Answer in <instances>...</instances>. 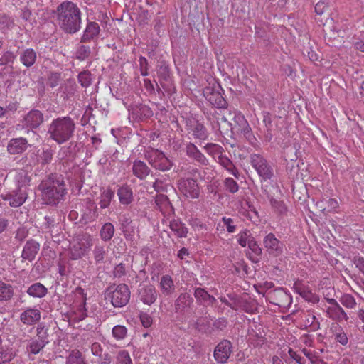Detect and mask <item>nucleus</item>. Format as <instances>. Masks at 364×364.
<instances>
[{
    "label": "nucleus",
    "mask_w": 364,
    "mask_h": 364,
    "mask_svg": "<svg viewBox=\"0 0 364 364\" xmlns=\"http://www.w3.org/2000/svg\"><path fill=\"white\" fill-rule=\"evenodd\" d=\"M114 197V192L109 188H102L99 198V204L101 208H107Z\"/></svg>",
    "instance_id": "a878e982"
},
{
    "label": "nucleus",
    "mask_w": 364,
    "mask_h": 364,
    "mask_svg": "<svg viewBox=\"0 0 364 364\" xmlns=\"http://www.w3.org/2000/svg\"><path fill=\"white\" fill-rule=\"evenodd\" d=\"M78 81L82 87H89L91 83V74L87 71L80 73L78 75Z\"/></svg>",
    "instance_id": "37998d69"
},
{
    "label": "nucleus",
    "mask_w": 364,
    "mask_h": 364,
    "mask_svg": "<svg viewBox=\"0 0 364 364\" xmlns=\"http://www.w3.org/2000/svg\"><path fill=\"white\" fill-rule=\"evenodd\" d=\"M127 330L125 326L117 325L112 329V335L117 340H122L127 336Z\"/></svg>",
    "instance_id": "a19ab883"
},
{
    "label": "nucleus",
    "mask_w": 364,
    "mask_h": 364,
    "mask_svg": "<svg viewBox=\"0 0 364 364\" xmlns=\"http://www.w3.org/2000/svg\"><path fill=\"white\" fill-rule=\"evenodd\" d=\"M353 262L359 271L364 275V257L360 256L354 257Z\"/></svg>",
    "instance_id": "3c124183"
},
{
    "label": "nucleus",
    "mask_w": 364,
    "mask_h": 364,
    "mask_svg": "<svg viewBox=\"0 0 364 364\" xmlns=\"http://www.w3.org/2000/svg\"><path fill=\"white\" fill-rule=\"evenodd\" d=\"M139 296L144 304L151 305L156 301L157 294L154 287L150 285L140 289Z\"/></svg>",
    "instance_id": "412c9836"
},
{
    "label": "nucleus",
    "mask_w": 364,
    "mask_h": 364,
    "mask_svg": "<svg viewBox=\"0 0 364 364\" xmlns=\"http://www.w3.org/2000/svg\"><path fill=\"white\" fill-rule=\"evenodd\" d=\"M91 351L95 356H101L102 353V347L100 343L95 342L91 345Z\"/></svg>",
    "instance_id": "5fc2aeb1"
},
{
    "label": "nucleus",
    "mask_w": 364,
    "mask_h": 364,
    "mask_svg": "<svg viewBox=\"0 0 364 364\" xmlns=\"http://www.w3.org/2000/svg\"><path fill=\"white\" fill-rule=\"evenodd\" d=\"M267 299L273 304L279 307H287L291 303V296L283 289H277L267 295Z\"/></svg>",
    "instance_id": "9d476101"
},
{
    "label": "nucleus",
    "mask_w": 364,
    "mask_h": 364,
    "mask_svg": "<svg viewBox=\"0 0 364 364\" xmlns=\"http://www.w3.org/2000/svg\"><path fill=\"white\" fill-rule=\"evenodd\" d=\"M221 122L227 123L226 129L230 128L234 134L243 136L250 139L252 136V129L245 116L239 111L229 112L227 115L220 118Z\"/></svg>",
    "instance_id": "f03ea898"
},
{
    "label": "nucleus",
    "mask_w": 364,
    "mask_h": 364,
    "mask_svg": "<svg viewBox=\"0 0 364 364\" xmlns=\"http://www.w3.org/2000/svg\"><path fill=\"white\" fill-rule=\"evenodd\" d=\"M358 316L364 323V309H360L358 311Z\"/></svg>",
    "instance_id": "774afa93"
},
{
    "label": "nucleus",
    "mask_w": 364,
    "mask_h": 364,
    "mask_svg": "<svg viewBox=\"0 0 364 364\" xmlns=\"http://www.w3.org/2000/svg\"><path fill=\"white\" fill-rule=\"evenodd\" d=\"M185 193L183 195L191 198H198L200 194V189L196 181L192 178H187L183 184Z\"/></svg>",
    "instance_id": "4be33fe9"
},
{
    "label": "nucleus",
    "mask_w": 364,
    "mask_h": 364,
    "mask_svg": "<svg viewBox=\"0 0 364 364\" xmlns=\"http://www.w3.org/2000/svg\"><path fill=\"white\" fill-rule=\"evenodd\" d=\"M248 247L255 255H259L262 253V249L253 238L249 242Z\"/></svg>",
    "instance_id": "6e6d98bb"
},
{
    "label": "nucleus",
    "mask_w": 364,
    "mask_h": 364,
    "mask_svg": "<svg viewBox=\"0 0 364 364\" xmlns=\"http://www.w3.org/2000/svg\"><path fill=\"white\" fill-rule=\"evenodd\" d=\"M193 135L200 140H205L208 138V132L203 124L197 122L193 129Z\"/></svg>",
    "instance_id": "f704fd0d"
},
{
    "label": "nucleus",
    "mask_w": 364,
    "mask_h": 364,
    "mask_svg": "<svg viewBox=\"0 0 364 364\" xmlns=\"http://www.w3.org/2000/svg\"><path fill=\"white\" fill-rule=\"evenodd\" d=\"M218 162L234 176L237 177L238 171L232 161L223 153L218 156Z\"/></svg>",
    "instance_id": "cd10ccee"
},
{
    "label": "nucleus",
    "mask_w": 364,
    "mask_h": 364,
    "mask_svg": "<svg viewBox=\"0 0 364 364\" xmlns=\"http://www.w3.org/2000/svg\"><path fill=\"white\" fill-rule=\"evenodd\" d=\"M105 250L102 247H96L94 250L95 259L97 262H102L104 259Z\"/></svg>",
    "instance_id": "864d4df0"
},
{
    "label": "nucleus",
    "mask_w": 364,
    "mask_h": 364,
    "mask_svg": "<svg viewBox=\"0 0 364 364\" xmlns=\"http://www.w3.org/2000/svg\"><path fill=\"white\" fill-rule=\"evenodd\" d=\"M186 154L193 160L201 164H206L207 159L205 156L193 144H189L186 146Z\"/></svg>",
    "instance_id": "5701e85b"
},
{
    "label": "nucleus",
    "mask_w": 364,
    "mask_h": 364,
    "mask_svg": "<svg viewBox=\"0 0 364 364\" xmlns=\"http://www.w3.org/2000/svg\"><path fill=\"white\" fill-rule=\"evenodd\" d=\"M92 246V237L89 234H82L73 238L70 244L69 257L78 259L85 255Z\"/></svg>",
    "instance_id": "20e7f679"
},
{
    "label": "nucleus",
    "mask_w": 364,
    "mask_h": 364,
    "mask_svg": "<svg viewBox=\"0 0 364 364\" xmlns=\"http://www.w3.org/2000/svg\"><path fill=\"white\" fill-rule=\"evenodd\" d=\"M225 188L232 193L237 192L239 186L237 183L232 178H228L225 181Z\"/></svg>",
    "instance_id": "c03bdc74"
},
{
    "label": "nucleus",
    "mask_w": 364,
    "mask_h": 364,
    "mask_svg": "<svg viewBox=\"0 0 364 364\" xmlns=\"http://www.w3.org/2000/svg\"><path fill=\"white\" fill-rule=\"evenodd\" d=\"M13 295V287L9 283L0 281V301L10 300Z\"/></svg>",
    "instance_id": "c85d7f7f"
},
{
    "label": "nucleus",
    "mask_w": 364,
    "mask_h": 364,
    "mask_svg": "<svg viewBox=\"0 0 364 364\" xmlns=\"http://www.w3.org/2000/svg\"><path fill=\"white\" fill-rule=\"evenodd\" d=\"M41 311L38 308L29 307L21 314L20 320L25 325H33L41 319Z\"/></svg>",
    "instance_id": "dca6fc26"
},
{
    "label": "nucleus",
    "mask_w": 364,
    "mask_h": 364,
    "mask_svg": "<svg viewBox=\"0 0 364 364\" xmlns=\"http://www.w3.org/2000/svg\"><path fill=\"white\" fill-rule=\"evenodd\" d=\"M36 60V53L31 48L26 49L20 56L21 62L27 68L31 67Z\"/></svg>",
    "instance_id": "bb28decb"
},
{
    "label": "nucleus",
    "mask_w": 364,
    "mask_h": 364,
    "mask_svg": "<svg viewBox=\"0 0 364 364\" xmlns=\"http://www.w3.org/2000/svg\"><path fill=\"white\" fill-rule=\"evenodd\" d=\"M139 318L144 328H149L153 323V318L151 316L147 313L141 312L139 314Z\"/></svg>",
    "instance_id": "a18cd8bd"
},
{
    "label": "nucleus",
    "mask_w": 364,
    "mask_h": 364,
    "mask_svg": "<svg viewBox=\"0 0 364 364\" xmlns=\"http://www.w3.org/2000/svg\"><path fill=\"white\" fill-rule=\"evenodd\" d=\"M273 364H283L282 360L278 356H273L272 358Z\"/></svg>",
    "instance_id": "338daca9"
},
{
    "label": "nucleus",
    "mask_w": 364,
    "mask_h": 364,
    "mask_svg": "<svg viewBox=\"0 0 364 364\" xmlns=\"http://www.w3.org/2000/svg\"><path fill=\"white\" fill-rule=\"evenodd\" d=\"M335 339L337 342L340 343L343 346H346L348 342V338L343 331V330L340 328L338 331L335 333Z\"/></svg>",
    "instance_id": "49530a36"
},
{
    "label": "nucleus",
    "mask_w": 364,
    "mask_h": 364,
    "mask_svg": "<svg viewBox=\"0 0 364 364\" xmlns=\"http://www.w3.org/2000/svg\"><path fill=\"white\" fill-rule=\"evenodd\" d=\"M4 200H8L11 207H19L24 203L27 198V193L22 187L17 191L0 196Z\"/></svg>",
    "instance_id": "9b49d317"
},
{
    "label": "nucleus",
    "mask_w": 364,
    "mask_h": 364,
    "mask_svg": "<svg viewBox=\"0 0 364 364\" xmlns=\"http://www.w3.org/2000/svg\"><path fill=\"white\" fill-rule=\"evenodd\" d=\"M194 294L198 301L205 304H212L215 301V298L213 296H210L205 290L201 288L196 289Z\"/></svg>",
    "instance_id": "7c9ffc66"
},
{
    "label": "nucleus",
    "mask_w": 364,
    "mask_h": 364,
    "mask_svg": "<svg viewBox=\"0 0 364 364\" xmlns=\"http://www.w3.org/2000/svg\"><path fill=\"white\" fill-rule=\"evenodd\" d=\"M354 48L355 50L364 53V41H360L354 43Z\"/></svg>",
    "instance_id": "052dcab7"
},
{
    "label": "nucleus",
    "mask_w": 364,
    "mask_h": 364,
    "mask_svg": "<svg viewBox=\"0 0 364 364\" xmlns=\"http://www.w3.org/2000/svg\"><path fill=\"white\" fill-rule=\"evenodd\" d=\"M203 96L215 107L225 108L227 105L226 100L220 92L219 85L205 87Z\"/></svg>",
    "instance_id": "1a4fd4ad"
},
{
    "label": "nucleus",
    "mask_w": 364,
    "mask_h": 364,
    "mask_svg": "<svg viewBox=\"0 0 364 364\" xmlns=\"http://www.w3.org/2000/svg\"><path fill=\"white\" fill-rule=\"evenodd\" d=\"M116 364H133L129 352L120 350L116 355Z\"/></svg>",
    "instance_id": "c9c22d12"
},
{
    "label": "nucleus",
    "mask_w": 364,
    "mask_h": 364,
    "mask_svg": "<svg viewBox=\"0 0 364 364\" xmlns=\"http://www.w3.org/2000/svg\"><path fill=\"white\" fill-rule=\"evenodd\" d=\"M316 207L322 212L337 213L339 212V203L336 198L321 199L316 202Z\"/></svg>",
    "instance_id": "f3484780"
},
{
    "label": "nucleus",
    "mask_w": 364,
    "mask_h": 364,
    "mask_svg": "<svg viewBox=\"0 0 364 364\" xmlns=\"http://www.w3.org/2000/svg\"><path fill=\"white\" fill-rule=\"evenodd\" d=\"M263 121L265 123L267 127L268 125L271 124L272 120H271V117L269 114H267L266 115H264Z\"/></svg>",
    "instance_id": "0e129e2a"
},
{
    "label": "nucleus",
    "mask_w": 364,
    "mask_h": 364,
    "mask_svg": "<svg viewBox=\"0 0 364 364\" xmlns=\"http://www.w3.org/2000/svg\"><path fill=\"white\" fill-rule=\"evenodd\" d=\"M77 294L80 295V301L75 302L71 309V317L73 320L81 321L87 316V310L85 309V298L82 289L77 291Z\"/></svg>",
    "instance_id": "4468645a"
},
{
    "label": "nucleus",
    "mask_w": 364,
    "mask_h": 364,
    "mask_svg": "<svg viewBox=\"0 0 364 364\" xmlns=\"http://www.w3.org/2000/svg\"><path fill=\"white\" fill-rule=\"evenodd\" d=\"M27 147V140L25 138L19 137L10 140L7 150L11 154H19L23 152Z\"/></svg>",
    "instance_id": "a211bd4d"
},
{
    "label": "nucleus",
    "mask_w": 364,
    "mask_h": 364,
    "mask_svg": "<svg viewBox=\"0 0 364 364\" xmlns=\"http://www.w3.org/2000/svg\"><path fill=\"white\" fill-rule=\"evenodd\" d=\"M288 353L291 358L294 359L299 364H304V358L296 353L292 348H289Z\"/></svg>",
    "instance_id": "4d7b16f0"
},
{
    "label": "nucleus",
    "mask_w": 364,
    "mask_h": 364,
    "mask_svg": "<svg viewBox=\"0 0 364 364\" xmlns=\"http://www.w3.org/2000/svg\"><path fill=\"white\" fill-rule=\"evenodd\" d=\"M100 31L98 24H87L84 31L83 40L87 41L96 36Z\"/></svg>",
    "instance_id": "72a5a7b5"
},
{
    "label": "nucleus",
    "mask_w": 364,
    "mask_h": 364,
    "mask_svg": "<svg viewBox=\"0 0 364 364\" xmlns=\"http://www.w3.org/2000/svg\"><path fill=\"white\" fill-rule=\"evenodd\" d=\"M145 157L149 164L156 169L165 171L169 170L172 166L170 159L159 149L149 148L145 151Z\"/></svg>",
    "instance_id": "423d86ee"
},
{
    "label": "nucleus",
    "mask_w": 364,
    "mask_h": 364,
    "mask_svg": "<svg viewBox=\"0 0 364 364\" xmlns=\"http://www.w3.org/2000/svg\"><path fill=\"white\" fill-rule=\"evenodd\" d=\"M40 245L38 242L31 240L28 241L22 251V258L25 260L32 261L34 259L39 250Z\"/></svg>",
    "instance_id": "aec40b11"
},
{
    "label": "nucleus",
    "mask_w": 364,
    "mask_h": 364,
    "mask_svg": "<svg viewBox=\"0 0 364 364\" xmlns=\"http://www.w3.org/2000/svg\"><path fill=\"white\" fill-rule=\"evenodd\" d=\"M156 202L159 204V202L168 203V198L165 196H159L156 198Z\"/></svg>",
    "instance_id": "e2e57ef3"
},
{
    "label": "nucleus",
    "mask_w": 364,
    "mask_h": 364,
    "mask_svg": "<svg viewBox=\"0 0 364 364\" xmlns=\"http://www.w3.org/2000/svg\"><path fill=\"white\" fill-rule=\"evenodd\" d=\"M114 233V225L111 223H106L100 230L102 240L108 241L112 239Z\"/></svg>",
    "instance_id": "2f4dec72"
},
{
    "label": "nucleus",
    "mask_w": 364,
    "mask_h": 364,
    "mask_svg": "<svg viewBox=\"0 0 364 364\" xmlns=\"http://www.w3.org/2000/svg\"><path fill=\"white\" fill-rule=\"evenodd\" d=\"M307 358L312 364H316L318 357L314 353L311 351L309 355H308Z\"/></svg>",
    "instance_id": "680f3d73"
},
{
    "label": "nucleus",
    "mask_w": 364,
    "mask_h": 364,
    "mask_svg": "<svg viewBox=\"0 0 364 364\" xmlns=\"http://www.w3.org/2000/svg\"><path fill=\"white\" fill-rule=\"evenodd\" d=\"M117 196L119 202L122 205H129L133 200V193L131 188L128 186H122L117 191Z\"/></svg>",
    "instance_id": "b1692460"
},
{
    "label": "nucleus",
    "mask_w": 364,
    "mask_h": 364,
    "mask_svg": "<svg viewBox=\"0 0 364 364\" xmlns=\"http://www.w3.org/2000/svg\"><path fill=\"white\" fill-rule=\"evenodd\" d=\"M68 364H86L82 358V353L79 350H73L68 359Z\"/></svg>",
    "instance_id": "e433bc0d"
},
{
    "label": "nucleus",
    "mask_w": 364,
    "mask_h": 364,
    "mask_svg": "<svg viewBox=\"0 0 364 364\" xmlns=\"http://www.w3.org/2000/svg\"><path fill=\"white\" fill-rule=\"evenodd\" d=\"M340 302L343 306L348 309H353L356 306L355 298L349 294H344L340 299Z\"/></svg>",
    "instance_id": "4c0bfd02"
},
{
    "label": "nucleus",
    "mask_w": 364,
    "mask_h": 364,
    "mask_svg": "<svg viewBox=\"0 0 364 364\" xmlns=\"http://www.w3.org/2000/svg\"><path fill=\"white\" fill-rule=\"evenodd\" d=\"M232 353V344L228 340L220 342L215 348L214 358L215 360L220 363L227 362Z\"/></svg>",
    "instance_id": "ddd939ff"
},
{
    "label": "nucleus",
    "mask_w": 364,
    "mask_h": 364,
    "mask_svg": "<svg viewBox=\"0 0 364 364\" xmlns=\"http://www.w3.org/2000/svg\"><path fill=\"white\" fill-rule=\"evenodd\" d=\"M38 338L31 339L27 346L28 352L33 354H38L48 343L46 332L43 329H37Z\"/></svg>",
    "instance_id": "2eb2a0df"
},
{
    "label": "nucleus",
    "mask_w": 364,
    "mask_h": 364,
    "mask_svg": "<svg viewBox=\"0 0 364 364\" xmlns=\"http://www.w3.org/2000/svg\"><path fill=\"white\" fill-rule=\"evenodd\" d=\"M327 7L328 6L326 1H320L315 6V11L317 14L321 15L327 9Z\"/></svg>",
    "instance_id": "603ef678"
},
{
    "label": "nucleus",
    "mask_w": 364,
    "mask_h": 364,
    "mask_svg": "<svg viewBox=\"0 0 364 364\" xmlns=\"http://www.w3.org/2000/svg\"><path fill=\"white\" fill-rule=\"evenodd\" d=\"M252 238V237H251L250 232L247 230L240 232L237 235V242L242 247H245L247 245H248L249 242L251 240Z\"/></svg>",
    "instance_id": "ea45409f"
},
{
    "label": "nucleus",
    "mask_w": 364,
    "mask_h": 364,
    "mask_svg": "<svg viewBox=\"0 0 364 364\" xmlns=\"http://www.w3.org/2000/svg\"><path fill=\"white\" fill-rule=\"evenodd\" d=\"M205 149L207 152L213 155V157H218L223 151V147L215 144H208L205 146Z\"/></svg>",
    "instance_id": "79ce46f5"
},
{
    "label": "nucleus",
    "mask_w": 364,
    "mask_h": 364,
    "mask_svg": "<svg viewBox=\"0 0 364 364\" xmlns=\"http://www.w3.org/2000/svg\"><path fill=\"white\" fill-rule=\"evenodd\" d=\"M6 221L4 219H0V232H1L6 227Z\"/></svg>",
    "instance_id": "69168bd1"
},
{
    "label": "nucleus",
    "mask_w": 364,
    "mask_h": 364,
    "mask_svg": "<svg viewBox=\"0 0 364 364\" xmlns=\"http://www.w3.org/2000/svg\"><path fill=\"white\" fill-rule=\"evenodd\" d=\"M223 224L226 226L227 230L230 233L235 232V226L233 224V220L230 218L223 217L222 218Z\"/></svg>",
    "instance_id": "8fccbe9b"
},
{
    "label": "nucleus",
    "mask_w": 364,
    "mask_h": 364,
    "mask_svg": "<svg viewBox=\"0 0 364 364\" xmlns=\"http://www.w3.org/2000/svg\"><path fill=\"white\" fill-rule=\"evenodd\" d=\"M132 169L133 173L140 179L146 178L150 172L149 167L141 161H134Z\"/></svg>",
    "instance_id": "393cba45"
},
{
    "label": "nucleus",
    "mask_w": 364,
    "mask_h": 364,
    "mask_svg": "<svg viewBox=\"0 0 364 364\" xmlns=\"http://www.w3.org/2000/svg\"><path fill=\"white\" fill-rule=\"evenodd\" d=\"M41 186L43 187L42 199L46 204L58 203L65 193V185L63 181L53 182L46 188L44 187V185Z\"/></svg>",
    "instance_id": "39448f33"
},
{
    "label": "nucleus",
    "mask_w": 364,
    "mask_h": 364,
    "mask_svg": "<svg viewBox=\"0 0 364 364\" xmlns=\"http://www.w3.org/2000/svg\"><path fill=\"white\" fill-rule=\"evenodd\" d=\"M250 164L258 175L264 180L269 179L272 176V169L262 156L257 154H252L250 156Z\"/></svg>",
    "instance_id": "0eeeda50"
},
{
    "label": "nucleus",
    "mask_w": 364,
    "mask_h": 364,
    "mask_svg": "<svg viewBox=\"0 0 364 364\" xmlns=\"http://www.w3.org/2000/svg\"><path fill=\"white\" fill-rule=\"evenodd\" d=\"M270 203L272 208H274L277 212L282 213L286 210V208L282 201L277 200L276 199H271Z\"/></svg>",
    "instance_id": "09e8293b"
},
{
    "label": "nucleus",
    "mask_w": 364,
    "mask_h": 364,
    "mask_svg": "<svg viewBox=\"0 0 364 364\" xmlns=\"http://www.w3.org/2000/svg\"><path fill=\"white\" fill-rule=\"evenodd\" d=\"M160 286L161 290L166 293L169 294L173 287V282L172 279L169 276H164L161 278Z\"/></svg>",
    "instance_id": "58836bf2"
},
{
    "label": "nucleus",
    "mask_w": 364,
    "mask_h": 364,
    "mask_svg": "<svg viewBox=\"0 0 364 364\" xmlns=\"http://www.w3.org/2000/svg\"><path fill=\"white\" fill-rule=\"evenodd\" d=\"M19 15L21 17L22 20L28 21H31V11L27 7H24L21 11H19Z\"/></svg>",
    "instance_id": "bf43d9fd"
},
{
    "label": "nucleus",
    "mask_w": 364,
    "mask_h": 364,
    "mask_svg": "<svg viewBox=\"0 0 364 364\" xmlns=\"http://www.w3.org/2000/svg\"><path fill=\"white\" fill-rule=\"evenodd\" d=\"M75 129V125L71 118L60 117L49 125L48 134L51 139L58 144H63L72 137Z\"/></svg>",
    "instance_id": "f257e3e1"
},
{
    "label": "nucleus",
    "mask_w": 364,
    "mask_h": 364,
    "mask_svg": "<svg viewBox=\"0 0 364 364\" xmlns=\"http://www.w3.org/2000/svg\"><path fill=\"white\" fill-rule=\"evenodd\" d=\"M43 121V115L38 110H31L24 117L25 125L30 128H37Z\"/></svg>",
    "instance_id": "6ab92c4d"
},
{
    "label": "nucleus",
    "mask_w": 364,
    "mask_h": 364,
    "mask_svg": "<svg viewBox=\"0 0 364 364\" xmlns=\"http://www.w3.org/2000/svg\"><path fill=\"white\" fill-rule=\"evenodd\" d=\"M27 293L31 296L42 298L46 296L47 293V289L41 283H35L28 289Z\"/></svg>",
    "instance_id": "c756f323"
},
{
    "label": "nucleus",
    "mask_w": 364,
    "mask_h": 364,
    "mask_svg": "<svg viewBox=\"0 0 364 364\" xmlns=\"http://www.w3.org/2000/svg\"><path fill=\"white\" fill-rule=\"evenodd\" d=\"M263 244L267 251L274 256H279L283 252L284 245L273 233L265 236Z\"/></svg>",
    "instance_id": "f8f14e48"
},
{
    "label": "nucleus",
    "mask_w": 364,
    "mask_h": 364,
    "mask_svg": "<svg viewBox=\"0 0 364 364\" xmlns=\"http://www.w3.org/2000/svg\"><path fill=\"white\" fill-rule=\"evenodd\" d=\"M57 20L61 23H81L82 12L78 6L71 1H64L56 8Z\"/></svg>",
    "instance_id": "7ed1b4c3"
},
{
    "label": "nucleus",
    "mask_w": 364,
    "mask_h": 364,
    "mask_svg": "<svg viewBox=\"0 0 364 364\" xmlns=\"http://www.w3.org/2000/svg\"><path fill=\"white\" fill-rule=\"evenodd\" d=\"M62 28L66 32L75 33L80 29V24H62Z\"/></svg>",
    "instance_id": "13d9d810"
},
{
    "label": "nucleus",
    "mask_w": 364,
    "mask_h": 364,
    "mask_svg": "<svg viewBox=\"0 0 364 364\" xmlns=\"http://www.w3.org/2000/svg\"><path fill=\"white\" fill-rule=\"evenodd\" d=\"M109 291H110L111 302L114 307H122L128 303L130 291L127 285L119 284L114 290L109 289Z\"/></svg>",
    "instance_id": "6e6552de"
},
{
    "label": "nucleus",
    "mask_w": 364,
    "mask_h": 364,
    "mask_svg": "<svg viewBox=\"0 0 364 364\" xmlns=\"http://www.w3.org/2000/svg\"><path fill=\"white\" fill-rule=\"evenodd\" d=\"M331 311L333 313V315L330 316L333 319H337L339 321L348 320V316L347 314L345 312V311L340 305L338 306L337 307H332L328 309V313H330Z\"/></svg>",
    "instance_id": "473e14b6"
},
{
    "label": "nucleus",
    "mask_w": 364,
    "mask_h": 364,
    "mask_svg": "<svg viewBox=\"0 0 364 364\" xmlns=\"http://www.w3.org/2000/svg\"><path fill=\"white\" fill-rule=\"evenodd\" d=\"M16 58V55H14L12 52L7 51L3 54L1 58H0V62L1 64H9L12 63Z\"/></svg>",
    "instance_id": "de8ad7c7"
}]
</instances>
